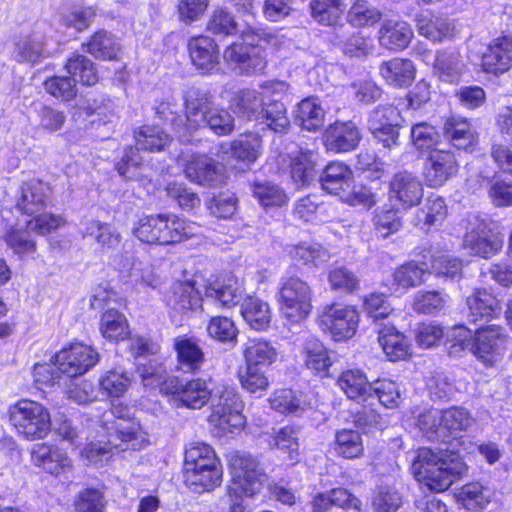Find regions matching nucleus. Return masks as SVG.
Returning <instances> with one entry per match:
<instances>
[{
    "label": "nucleus",
    "mask_w": 512,
    "mask_h": 512,
    "mask_svg": "<svg viewBox=\"0 0 512 512\" xmlns=\"http://www.w3.org/2000/svg\"><path fill=\"white\" fill-rule=\"evenodd\" d=\"M55 361L61 374L74 378L91 369L99 361V354L93 347L76 342L59 351Z\"/></svg>",
    "instance_id": "16"
},
{
    "label": "nucleus",
    "mask_w": 512,
    "mask_h": 512,
    "mask_svg": "<svg viewBox=\"0 0 512 512\" xmlns=\"http://www.w3.org/2000/svg\"><path fill=\"white\" fill-rule=\"evenodd\" d=\"M71 78L86 86H92L98 82V73L94 63L83 55H74L65 66Z\"/></svg>",
    "instance_id": "55"
},
{
    "label": "nucleus",
    "mask_w": 512,
    "mask_h": 512,
    "mask_svg": "<svg viewBox=\"0 0 512 512\" xmlns=\"http://www.w3.org/2000/svg\"><path fill=\"white\" fill-rule=\"evenodd\" d=\"M240 312L246 323L254 330H265L270 324V307L259 298L247 297L241 305Z\"/></svg>",
    "instance_id": "50"
},
{
    "label": "nucleus",
    "mask_w": 512,
    "mask_h": 512,
    "mask_svg": "<svg viewBox=\"0 0 512 512\" xmlns=\"http://www.w3.org/2000/svg\"><path fill=\"white\" fill-rule=\"evenodd\" d=\"M458 171L455 156L450 151L433 149L427 159L424 175L430 187L444 185Z\"/></svg>",
    "instance_id": "22"
},
{
    "label": "nucleus",
    "mask_w": 512,
    "mask_h": 512,
    "mask_svg": "<svg viewBox=\"0 0 512 512\" xmlns=\"http://www.w3.org/2000/svg\"><path fill=\"white\" fill-rule=\"evenodd\" d=\"M83 235L94 237L103 252L116 248L120 243V235L110 225L95 220L86 224Z\"/></svg>",
    "instance_id": "62"
},
{
    "label": "nucleus",
    "mask_w": 512,
    "mask_h": 512,
    "mask_svg": "<svg viewBox=\"0 0 512 512\" xmlns=\"http://www.w3.org/2000/svg\"><path fill=\"white\" fill-rule=\"evenodd\" d=\"M335 452L346 459L358 458L364 447L360 433L353 429H341L335 434Z\"/></svg>",
    "instance_id": "53"
},
{
    "label": "nucleus",
    "mask_w": 512,
    "mask_h": 512,
    "mask_svg": "<svg viewBox=\"0 0 512 512\" xmlns=\"http://www.w3.org/2000/svg\"><path fill=\"white\" fill-rule=\"evenodd\" d=\"M449 297L441 291H419L415 294L413 309L422 314H436L447 304Z\"/></svg>",
    "instance_id": "61"
},
{
    "label": "nucleus",
    "mask_w": 512,
    "mask_h": 512,
    "mask_svg": "<svg viewBox=\"0 0 512 512\" xmlns=\"http://www.w3.org/2000/svg\"><path fill=\"white\" fill-rule=\"evenodd\" d=\"M221 468L220 460L208 444L195 442L186 449L184 458L185 471Z\"/></svg>",
    "instance_id": "42"
},
{
    "label": "nucleus",
    "mask_w": 512,
    "mask_h": 512,
    "mask_svg": "<svg viewBox=\"0 0 512 512\" xmlns=\"http://www.w3.org/2000/svg\"><path fill=\"white\" fill-rule=\"evenodd\" d=\"M280 309L283 316L292 323L304 320L312 310L311 290L298 277H290L280 288Z\"/></svg>",
    "instance_id": "11"
},
{
    "label": "nucleus",
    "mask_w": 512,
    "mask_h": 512,
    "mask_svg": "<svg viewBox=\"0 0 512 512\" xmlns=\"http://www.w3.org/2000/svg\"><path fill=\"white\" fill-rule=\"evenodd\" d=\"M337 384L349 399L366 403L373 396L369 392L372 383H369L365 373L358 369L342 372Z\"/></svg>",
    "instance_id": "40"
},
{
    "label": "nucleus",
    "mask_w": 512,
    "mask_h": 512,
    "mask_svg": "<svg viewBox=\"0 0 512 512\" xmlns=\"http://www.w3.org/2000/svg\"><path fill=\"white\" fill-rule=\"evenodd\" d=\"M302 354L305 366L315 373H326L332 365L329 351L313 336L305 338Z\"/></svg>",
    "instance_id": "46"
},
{
    "label": "nucleus",
    "mask_w": 512,
    "mask_h": 512,
    "mask_svg": "<svg viewBox=\"0 0 512 512\" xmlns=\"http://www.w3.org/2000/svg\"><path fill=\"white\" fill-rule=\"evenodd\" d=\"M245 365L268 368L278 359L274 344L263 338H249L242 348Z\"/></svg>",
    "instance_id": "34"
},
{
    "label": "nucleus",
    "mask_w": 512,
    "mask_h": 512,
    "mask_svg": "<svg viewBox=\"0 0 512 512\" xmlns=\"http://www.w3.org/2000/svg\"><path fill=\"white\" fill-rule=\"evenodd\" d=\"M413 37L411 26L405 21H385L379 30V44L391 51L405 49Z\"/></svg>",
    "instance_id": "36"
},
{
    "label": "nucleus",
    "mask_w": 512,
    "mask_h": 512,
    "mask_svg": "<svg viewBox=\"0 0 512 512\" xmlns=\"http://www.w3.org/2000/svg\"><path fill=\"white\" fill-rule=\"evenodd\" d=\"M383 352L390 361L406 359L411 354V345L405 335L399 332L392 322L379 323L375 328Z\"/></svg>",
    "instance_id": "27"
},
{
    "label": "nucleus",
    "mask_w": 512,
    "mask_h": 512,
    "mask_svg": "<svg viewBox=\"0 0 512 512\" xmlns=\"http://www.w3.org/2000/svg\"><path fill=\"white\" fill-rule=\"evenodd\" d=\"M48 192L49 187L40 180L33 179L23 183L16 199V210L31 217L37 215L47 206Z\"/></svg>",
    "instance_id": "26"
},
{
    "label": "nucleus",
    "mask_w": 512,
    "mask_h": 512,
    "mask_svg": "<svg viewBox=\"0 0 512 512\" xmlns=\"http://www.w3.org/2000/svg\"><path fill=\"white\" fill-rule=\"evenodd\" d=\"M32 462L51 475L59 476L71 471L72 462L62 449L47 443L35 444L31 451Z\"/></svg>",
    "instance_id": "25"
},
{
    "label": "nucleus",
    "mask_w": 512,
    "mask_h": 512,
    "mask_svg": "<svg viewBox=\"0 0 512 512\" xmlns=\"http://www.w3.org/2000/svg\"><path fill=\"white\" fill-rule=\"evenodd\" d=\"M325 111L316 97H307L297 104L294 121L302 129L315 132L324 124Z\"/></svg>",
    "instance_id": "39"
},
{
    "label": "nucleus",
    "mask_w": 512,
    "mask_h": 512,
    "mask_svg": "<svg viewBox=\"0 0 512 512\" xmlns=\"http://www.w3.org/2000/svg\"><path fill=\"white\" fill-rule=\"evenodd\" d=\"M359 320L360 316L355 307L333 304L325 307L319 317V326L333 340L346 341L355 335Z\"/></svg>",
    "instance_id": "13"
},
{
    "label": "nucleus",
    "mask_w": 512,
    "mask_h": 512,
    "mask_svg": "<svg viewBox=\"0 0 512 512\" xmlns=\"http://www.w3.org/2000/svg\"><path fill=\"white\" fill-rule=\"evenodd\" d=\"M311 15L319 23L334 25L346 9L342 0H312Z\"/></svg>",
    "instance_id": "57"
},
{
    "label": "nucleus",
    "mask_w": 512,
    "mask_h": 512,
    "mask_svg": "<svg viewBox=\"0 0 512 512\" xmlns=\"http://www.w3.org/2000/svg\"><path fill=\"white\" fill-rule=\"evenodd\" d=\"M133 381V375L121 367L104 372L99 380L100 392L106 397H122L130 387Z\"/></svg>",
    "instance_id": "48"
},
{
    "label": "nucleus",
    "mask_w": 512,
    "mask_h": 512,
    "mask_svg": "<svg viewBox=\"0 0 512 512\" xmlns=\"http://www.w3.org/2000/svg\"><path fill=\"white\" fill-rule=\"evenodd\" d=\"M460 258H429L426 261L411 260L399 267L393 274L394 293L420 285L431 273L438 276L455 278L461 271Z\"/></svg>",
    "instance_id": "5"
},
{
    "label": "nucleus",
    "mask_w": 512,
    "mask_h": 512,
    "mask_svg": "<svg viewBox=\"0 0 512 512\" xmlns=\"http://www.w3.org/2000/svg\"><path fill=\"white\" fill-rule=\"evenodd\" d=\"M411 470L429 490L443 492L466 472L467 466L457 453H435L422 447L417 450Z\"/></svg>",
    "instance_id": "1"
},
{
    "label": "nucleus",
    "mask_w": 512,
    "mask_h": 512,
    "mask_svg": "<svg viewBox=\"0 0 512 512\" xmlns=\"http://www.w3.org/2000/svg\"><path fill=\"white\" fill-rule=\"evenodd\" d=\"M100 331L110 341L124 340L130 333L126 317L114 309L107 310L101 316Z\"/></svg>",
    "instance_id": "52"
},
{
    "label": "nucleus",
    "mask_w": 512,
    "mask_h": 512,
    "mask_svg": "<svg viewBox=\"0 0 512 512\" xmlns=\"http://www.w3.org/2000/svg\"><path fill=\"white\" fill-rule=\"evenodd\" d=\"M320 182L326 192L340 197L343 192L352 188V171L343 162H331L323 170Z\"/></svg>",
    "instance_id": "35"
},
{
    "label": "nucleus",
    "mask_w": 512,
    "mask_h": 512,
    "mask_svg": "<svg viewBox=\"0 0 512 512\" xmlns=\"http://www.w3.org/2000/svg\"><path fill=\"white\" fill-rule=\"evenodd\" d=\"M26 222V230L12 229L5 235L7 245L15 254L33 253L35 251V242L30 239L29 232L34 231L38 234L50 233L61 227L65 220L60 215L38 213Z\"/></svg>",
    "instance_id": "14"
},
{
    "label": "nucleus",
    "mask_w": 512,
    "mask_h": 512,
    "mask_svg": "<svg viewBox=\"0 0 512 512\" xmlns=\"http://www.w3.org/2000/svg\"><path fill=\"white\" fill-rule=\"evenodd\" d=\"M223 469H202L185 471L187 484L195 491H210L222 481Z\"/></svg>",
    "instance_id": "59"
},
{
    "label": "nucleus",
    "mask_w": 512,
    "mask_h": 512,
    "mask_svg": "<svg viewBox=\"0 0 512 512\" xmlns=\"http://www.w3.org/2000/svg\"><path fill=\"white\" fill-rule=\"evenodd\" d=\"M443 135L458 150L467 151L477 142V135L471 124L460 116H451L445 121Z\"/></svg>",
    "instance_id": "32"
},
{
    "label": "nucleus",
    "mask_w": 512,
    "mask_h": 512,
    "mask_svg": "<svg viewBox=\"0 0 512 512\" xmlns=\"http://www.w3.org/2000/svg\"><path fill=\"white\" fill-rule=\"evenodd\" d=\"M133 231L141 242L166 245L198 235L200 226L174 214H158L141 218Z\"/></svg>",
    "instance_id": "4"
},
{
    "label": "nucleus",
    "mask_w": 512,
    "mask_h": 512,
    "mask_svg": "<svg viewBox=\"0 0 512 512\" xmlns=\"http://www.w3.org/2000/svg\"><path fill=\"white\" fill-rule=\"evenodd\" d=\"M188 50L193 65L203 73H211L218 68L219 51L212 38L193 37L188 42Z\"/></svg>",
    "instance_id": "28"
},
{
    "label": "nucleus",
    "mask_w": 512,
    "mask_h": 512,
    "mask_svg": "<svg viewBox=\"0 0 512 512\" xmlns=\"http://www.w3.org/2000/svg\"><path fill=\"white\" fill-rule=\"evenodd\" d=\"M471 322L489 321L500 312L497 299L486 290H477L466 300Z\"/></svg>",
    "instance_id": "41"
},
{
    "label": "nucleus",
    "mask_w": 512,
    "mask_h": 512,
    "mask_svg": "<svg viewBox=\"0 0 512 512\" xmlns=\"http://www.w3.org/2000/svg\"><path fill=\"white\" fill-rule=\"evenodd\" d=\"M401 505L402 496L390 486H379L372 499L374 512H396Z\"/></svg>",
    "instance_id": "64"
},
{
    "label": "nucleus",
    "mask_w": 512,
    "mask_h": 512,
    "mask_svg": "<svg viewBox=\"0 0 512 512\" xmlns=\"http://www.w3.org/2000/svg\"><path fill=\"white\" fill-rule=\"evenodd\" d=\"M470 413L462 407H451L442 410L443 441L449 437H456L472 425Z\"/></svg>",
    "instance_id": "51"
},
{
    "label": "nucleus",
    "mask_w": 512,
    "mask_h": 512,
    "mask_svg": "<svg viewBox=\"0 0 512 512\" xmlns=\"http://www.w3.org/2000/svg\"><path fill=\"white\" fill-rule=\"evenodd\" d=\"M223 59L245 74L263 72L267 66L263 51L253 44L233 43L225 49Z\"/></svg>",
    "instance_id": "18"
},
{
    "label": "nucleus",
    "mask_w": 512,
    "mask_h": 512,
    "mask_svg": "<svg viewBox=\"0 0 512 512\" xmlns=\"http://www.w3.org/2000/svg\"><path fill=\"white\" fill-rule=\"evenodd\" d=\"M10 421L28 440L43 439L51 430V417L42 404L23 399L10 409Z\"/></svg>",
    "instance_id": "7"
},
{
    "label": "nucleus",
    "mask_w": 512,
    "mask_h": 512,
    "mask_svg": "<svg viewBox=\"0 0 512 512\" xmlns=\"http://www.w3.org/2000/svg\"><path fill=\"white\" fill-rule=\"evenodd\" d=\"M163 394L178 408L201 409L212 398L208 381L203 378L189 380L171 376L164 384Z\"/></svg>",
    "instance_id": "9"
},
{
    "label": "nucleus",
    "mask_w": 512,
    "mask_h": 512,
    "mask_svg": "<svg viewBox=\"0 0 512 512\" xmlns=\"http://www.w3.org/2000/svg\"><path fill=\"white\" fill-rule=\"evenodd\" d=\"M270 445L287 454L291 461H298L300 453L298 433L295 428L285 426L274 430Z\"/></svg>",
    "instance_id": "60"
},
{
    "label": "nucleus",
    "mask_w": 512,
    "mask_h": 512,
    "mask_svg": "<svg viewBox=\"0 0 512 512\" xmlns=\"http://www.w3.org/2000/svg\"><path fill=\"white\" fill-rule=\"evenodd\" d=\"M336 44L341 47L344 54L351 57L366 56L373 50L371 38L344 26H341L336 32Z\"/></svg>",
    "instance_id": "47"
},
{
    "label": "nucleus",
    "mask_w": 512,
    "mask_h": 512,
    "mask_svg": "<svg viewBox=\"0 0 512 512\" xmlns=\"http://www.w3.org/2000/svg\"><path fill=\"white\" fill-rule=\"evenodd\" d=\"M415 21L418 33L433 42H441L454 34V25L445 16L424 11L416 16Z\"/></svg>",
    "instance_id": "33"
},
{
    "label": "nucleus",
    "mask_w": 512,
    "mask_h": 512,
    "mask_svg": "<svg viewBox=\"0 0 512 512\" xmlns=\"http://www.w3.org/2000/svg\"><path fill=\"white\" fill-rule=\"evenodd\" d=\"M262 149V140L258 134L248 133L240 135L231 142V155L237 160L252 163L259 157Z\"/></svg>",
    "instance_id": "54"
},
{
    "label": "nucleus",
    "mask_w": 512,
    "mask_h": 512,
    "mask_svg": "<svg viewBox=\"0 0 512 512\" xmlns=\"http://www.w3.org/2000/svg\"><path fill=\"white\" fill-rule=\"evenodd\" d=\"M269 403L273 410L294 416H300L311 408V404L304 393L296 392L291 389L275 391L270 396Z\"/></svg>",
    "instance_id": "37"
},
{
    "label": "nucleus",
    "mask_w": 512,
    "mask_h": 512,
    "mask_svg": "<svg viewBox=\"0 0 512 512\" xmlns=\"http://www.w3.org/2000/svg\"><path fill=\"white\" fill-rule=\"evenodd\" d=\"M360 140V130L351 121L335 122L325 130L323 135L326 149L336 153L354 150Z\"/></svg>",
    "instance_id": "23"
},
{
    "label": "nucleus",
    "mask_w": 512,
    "mask_h": 512,
    "mask_svg": "<svg viewBox=\"0 0 512 512\" xmlns=\"http://www.w3.org/2000/svg\"><path fill=\"white\" fill-rule=\"evenodd\" d=\"M231 485L228 495L231 500L230 512H244L241 498L253 497L259 493L267 481V475L258 459L245 452H235L229 456Z\"/></svg>",
    "instance_id": "3"
},
{
    "label": "nucleus",
    "mask_w": 512,
    "mask_h": 512,
    "mask_svg": "<svg viewBox=\"0 0 512 512\" xmlns=\"http://www.w3.org/2000/svg\"><path fill=\"white\" fill-rule=\"evenodd\" d=\"M466 65L456 50H438L433 63V73L442 82L456 84L460 81Z\"/></svg>",
    "instance_id": "30"
},
{
    "label": "nucleus",
    "mask_w": 512,
    "mask_h": 512,
    "mask_svg": "<svg viewBox=\"0 0 512 512\" xmlns=\"http://www.w3.org/2000/svg\"><path fill=\"white\" fill-rule=\"evenodd\" d=\"M251 188L254 198L263 208L281 206L287 201L283 189L272 182H254Z\"/></svg>",
    "instance_id": "58"
},
{
    "label": "nucleus",
    "mask_w": 512,
    "mask_h": 512,
    "mask_svg": "<svg viewBox=\"0 0 512 512\" xmlns=\"http://www.w3.org/2000/svg\"><path fill=\"white\" fill-rule=\"evenodd\" d=\"M166 302L174 310L187 311L197 308L204 299L199 297V293L190 281H177L169 292L165 295Z\"/></svg>",
    "instance_id": "44"
},
{
    "label": "nucleus",
    "mask_w": 512,
    "mask_h": 512,
    "mask_svg": "<svg viewBox=\"0 0 512 512\" xmlns=\"http://www.w3.org/2000/svg\"><path fill=\"white\" fill-rule=\"evenodd\" d=\"M134 139L136 146L128 147L116 165L118 173L125 179H134L137 176L136 170L142 163L139 150L158 152L171 142V137L162 128L150 125L135 130Z\"/></svg>",
    "instance_id": "6"
},
{
    "label": "nucleus",
    "mask_w": 512,
    "mask_h": 512,
    "mask_svg": "<svg viewBox=\"0 0 512 512\" xmlns=\"http://www.w3.org/2000/svg\"><path fill=\"white\" fill-rule=\"evenodd\" d=\"M186 177L200 185H215L219 172L215 161L207 156H193L185 165Z\"/></svg>",
    "instance_id": "43"
},
{
    "label": "nucleus",
    "mask_w": 512,
    "mask_h": 512,
    "mask_svg": "<svg viewBox=\"0 0 512 512\" xmlns=\"http://www.w3.org/2000/svg\"><path fill=\"white\" fill-rule=\"evenodd\" d=\"M481 65L486 73L507 72L512 67V35L503 34L493 39L482 55Z\"/></svg>",
    "instance_id": "21"
},
{
    "label": "nucleus",
    "mask_w": 512,
    "mask_h": 512,
    "mask_svg": "<svg viewBox=\"0 0 512 512\" xmlns=\"http://www.w3.org/2000/svg\"><path fill=\"white\" fill-rule=\"evenodd\" d=\"M242 282L234 275H226L209 283L205 288L204 304L217 307H231L238 304L244 295Z\"/></svg>",
    "instance_id": "20"
},
{
    "label": "nucleus",
    "mask_w": 512,
    "mask_h": 512,
    "mask_svg": "<svg viewBox=\"0 0 512 512\" xmlns=\"http://www.w3.org/2000/svg\"><path fill=\"white\" fill-rule=\"evenodd\" d=\"M111 414L116 418L107 428L108 436H111V444L121 450H139L148 443L147 434L143 431L139 422L129 418V408L126 406H114Z\"/></svg>",
    "instance_id": "10"
},
{
    "label": "nucleus",
    "mask_w": 512,
    "mask_h": 512,
    "mask_svg": "<svg viewBox=\"0 0 512 512\" xmlns=\"http://www.w3.org/2000/svg\"><path fill=\"white\" fill-rule=\"evenodd\" d=\"M262 91L253 89H244L239 91L233 99L235 112L243 118L250 121L257 120L262 111V107L268 100V94L283 90L285 83L280 81H265L260 85Z\"/></svg>",
    "instance_id": "17"
},
{
    "label": "nucleus",
    "mask_w": 512,
    "mask_h": 512,
    "mask_svg": "<svg viewBox=\"0 0 512 512\" xmlns=\"http://www.w3.org/2000/svg\"><path fill=\"white\" fill-rule=\"evenodd\" d=\"M381 19V13L364 0H356L347 13L348 22L356 27L373 25Z\"/></svg>",
    "instance_id": "63"
},
{
    "label": "nucleus",
    "mask_w": 512,
    "mask_h": 512,
    "mask_svg": "<svg viewBox=\"0 0 512 512\" xmlns=\"http://www.w3.org/2000/svg\"><path fill=\"white\" fill-rule=\"evenodd\" d=\"M489 225L486 218L475 214L469 216L463 247L470 249L471 256L497 254L501 250L503 241Z\"/></svg>",
    "instance_id": "15"
},
{
    "label": "nucleus",
    "mask_w": 512,
    "mask_h": 512,
    "mask_svg": "<svg viewBox=\"0 0 512 512\" xmlns=\"http://www.w3.org/2000/svg\"><path fill=\"white\" fill-rule=\"evenodd\" d=\"M185 119L189 135L200 128H209L218 136L234 130V118L226 109L214 107L209 92L192 88L184 98Z\"/></svg>",
    "instance_id": "2"
},
{
    "label": "nucleus",
    "mask_w": 512,
    "mask_h": 512,
    "mask_svg": "<svg viewBox=\"0 0 512 512\" xmlns=\"http://www.w3.org/2000/svg\"><path fill=\"white\" fill-rule=\"evenodd\" d=\"M508 348L505 328L490 324L479 327L473 336L472 354L486 366L502 360Z\"/></svg>",
    "instance_id": "12"
},
{
    "label": "nucleus",
    "mask_w": 512,
    "mask_h": 512,
    "mask_svg": "<svg viewBox=\"0 0 512 512\" xmlns=\"http://www.w3.org/2000/svg\"><path fill=\"white\" fill-rule=\"evenodd\" d=\"M85 51L97 59H116L121 46L116 37L106 30L95 32L87 43L83 44Z\"/></svg>",
    "instance_id": "45"
},
{
    "label": "nucleus",
    "mask_w": 512,
    "mask_h": 512,
    "mask_svg": "<svg viewBox=\"0 0 512 512\" xmlns=\"http://www.w3.org/2000/svg\"><path fill=\"white\" fill-rule=\"evenodd\" d=\"M239 408V398L232 389L225 388L212 398L208 422L217 436H228L242 429L245 418Z\"/></svg>",
    "instance_id": "8"
},
{
    "label": "nucleus",
    "mask_w": 512,
    "mask_h": 512,
    "mask_svg": "<svg viewBox=\"0 0 512 512\" xmlns=\"http://www.w3.org/2000/svg\"><path fill=\"white\" fill-rule=\"evenodd\" d=\"M494 491L479 482L464 485L456 494L457 501L469 511L482 510L492 501Z\"/></svg>",
    "instance_id": "49"
},
{
    "label": "nucleus",
    "mask_w": 512,
    "mask_h": 512,
    "mask_svg": "<svg viewBox=\"0 0 512 512\" xmlns=\"http://www.w3.org/2000/svg\"><path fill=\"white\" fill-rule=\"evenodd\" d=\"M256 122L262 130L269 129L278 134H286L290 129L286 106L275 99L268 98Z\"/></svg>",
    "instance_id": "38"
},
{
    "label": "nucleus",
    "mask_w": 512,
    "mask_h": 512,
    "mask_svg": "<svg viewBox=\"0 0 512 512\" xmlns=\"http://www.w3.org/2000/svg\"><path fill=\"white\" fill-rule=\"evenodd\" d=\"M46 57L48 53L45 49L44 35L40 30L21 33L15 38L12 58L18 63L35 65Z\"/></svg>",
    "instance_id": "24"
},
{
    "label": "nucleus",
    "mask_w": 512,
    "mask_h": 512,
    "mask_svg": "<svg viewBox=\"0 0 512 512\" xmlns=\"http://www.w3.org/2000/svg\"><path fill=\"white\" fill-rule=\"evenodd\" d=\"M424 195L421 180L412 172L395 173L389 182V197L408 209L417 206Z\"/></svg>",
    "instance_id": "19"
},
{
    "label": "nucleus",
    "mask_w": 512,
    "mask_h": 512,
    "mask_svg": "<svg viewBox=\"0 0 512 512\" xmlns=\"http://www.w3.org/2000/svg\"><path fill=\"white\" fill-rule=\"evenodd\" d=\"M369 392L373 394L366 402L370 406H373L375 401H378L386 408H395L398 406L400 391L397 383L392 380L383 379L373 382Z\"/></svg>",
    "instance_id": "56"
},
{
    "label": "nucleus",
    "mask_w": 512,
    "mask_h": 512,
    "mask_svg": "<svg viewBox=\"0 0 512 512\" xmlns=\"http://www.w3.org/2000/svg\"><path fill=\"white\" fill-rule=\"evenodd\" d=\"M379 74L388 85L405 88L414 81L416 68L409 59L393 58L380 63Z\"/></svg>",
    "instance_id": "31"
},
{
    "label": "nucleus",
    "mask_w": 512,
    "mask_h": 512,
    "mask_svg": "<svg viewBox=\"0 0 512 512\" xmlns=\"http://www.w3.org/2000/svg\"><path fill=\"white\" fill-rule=\"evenodd\" d=\"M174 349L177 356V370L183 373L198 372L204 362L205 355L199 344L186 336L174 339Z\"/></svg>",
    "instance_id": "29"
}]
</instances>
